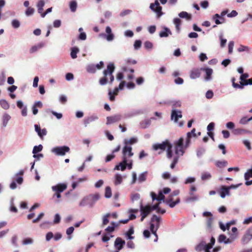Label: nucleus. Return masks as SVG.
Segmentation results:
<instances>
[{
    "label": "nucleus",
    "mask_w": 252,
    "mask_h": 252,
    "mask_svg": "<svg viewBox=\"0 0 252 252\" xmlns=\"http://www.w3.org/2000/svg\"><path fill=\"white\" fill-rule=\"evenodd\" d=\"M115 66L113 63H110L107 65L106 69H104L103 71L104 77L100 78L99 81V84L103 86L107 84L108 78H110V84H112L114 80V76L113 75L115 70Z\"/></svg>",
    "instance_id": "f257e3e1"
},
{
    "label": "nucleus",
    "mask_w": 252,
    "mask_h": 252,
    "mask_svg": "<svg viewBox=\"0 0 252 252\" xmlns=\"http://www.w3.org/2000/svg\"><path fill=\"white\" fill-rule=\"evenodd\" d=\"M99 198L100 195L99 194H91L84 197L80 202L79 205L80 207L88 206L89 207L92 208Z\"/></svg>",
    "instance_id": "f03ea898"
},
{
    "label": "nucleus",
    "mask_w": 252,
    "mask_h": 252,
    "mask_svg": "<svg viewBox=\"0 0 252 252\" xmlns=\"http://www.w3.org/2000/svg\"><path fill=\"white\" fill-rule=\"evenodd\" d=\"M24 173V170H21L19 172L16 173L13 177L14 180L10 184V188L15 189L17 188L16 183L18 185H22L23 183V175Z\"/></svg>",
    "instance_id": "7ed1b4c3"
},
{
    "label": "nucleus",
    "mask_w": 252,
    "mask_h": 252,
    "mask_svg": "<svg viewBox=\"0 0 252 252\" xmlns=\"http://www.w3.org/2000/svg\"><path fill=\"white\" fill-rule=\"evenodd\" d=\"M149 8L153 12L156 13L158 18H159L164 14V13L162 11V8L160 5L158 0H155L154 3H151Z\"/></svg>",
    "instance_id": "20e7f679"
},
{
    "label": "nucleus",
    "mask_w": 252,
    "mask_h": 252,
    "mask_svg": "<svg viewBox=\"0 0 252 252\" xmlns=\"http://www.w3.org/2000/svg\"><path fill=\"white\" fill-rule=\"evenodd\" d=\"M70 151V148L67 146H57L51 149V152L57 156H63Z\"/></svg>",
    "instance_id": "39448f33"
},
{
    "label": "nucleus",
    "mask_w": 252,
    "mask_h": 252,
    "mask_svg": "<svg viewBox=\"0 0 252 252\" xmlns=\"http://www.w3.org/2000/svg\"><path fill=\"white\" fill-rule=\"evenodd\" d=\"M175 154L177 156H183L185 152L184 149V138H180L177 141L174 142Z\"/></svg>",
    "instance_id": "423d86ee"
},
{
    "label": "nucleus",
    "mask_w": 252,
    "mask_h": 252,
    "mask_svg": "<svg viewBox=\"0 0 252 252\" xmlns=\"http://www.w3.org/2000/svg\"><path fill=\"white\" fill-rule=\"evenodd\" d=\"M202 215L203 217H208L206 220L207 229L211 231L212 229V224L214 221L212 214L210 212H204L203 213Z\"/></svg>",
    "instance_id": "0eeeda50"
},
{
    "label": "nucleus",
    "mask_w": 252,
    "mask_h": 252,
    "mask_svg": "<svg viewBox=\"0 0 252 252\" xmlns=\"http://www.w3.org/2000/svg\"><path fill=\"white\" fill-rule=\"evenodd\" d=\"M170 143L168 140L163 141L161 143H156L153 145L152 148L154 151L160 150L161 152L164 151Z\"/></svg>",
    "instance_id": "6e6552de"
},
{
    "label": "nucleus",
    "mask_w": 252,
    "mask_h": 252,
    "mask_svg": "<svg viewBox=\"0 0 252 252\" xmlns=\"http://www.w3.org/2000/svg\"><path fill=\"white\" fill-rule=\"evenodd\" d=\"M252 239V226L248 229L243 236L241 241L243 244H247Z\"/></svg>",
    "instance_id": "1a4fd4ad"
},
{
    "label": "nucleus",
    "mask_w": 252,
    "mask_h": 252,
    "mask_svg": "<svg viewBox=\"0 0 252 252\" xmlns=\"http://www.w3.org/2000/svg\"><path fill=\"white\" fill-rule=\"evenodd\" d=\"M144 110L142 109L133 110L127 113H126L124 115L125 118H130L139 115L143 114L144 113Z\"/></svg>",
    "instance_id": "9d476101"
},
{
    "label": "nucleus",
    "mask_w": 252,
    "mask_h": 252,
    "mask_svg": "<svg viewBox=\"0 0 252 252\" xmlns=\"http://www.w3.org/2000/svg\"><path fill=\"white\" fill-rule=\"evenodd\" d=\"M123 118L121 114H116L106 118V125H109L120 121Z\"/></svg>",
    "instance_id": "9b49d317"
},
{
    "label": "nucleus",
    "mask_w": 252,
    "mask_h": 252,
    "mask_svg": "<svg viewBox=\"0 0 252 252\" xmlns=\"http://www.w3.org/2000/svg\"><path fill=\"white\" fill-rule=\"evenodd\" d=\"M122 154L123 158H125L126 159L131 157L133 155V153L132 152V148L131 146H128L125 145L122 150Z\"/></svg>",
    "instance_id": "f8f14e48"
},
{
    "label": "nucleus",
    "mask_w": 252,
    "mask_h": 252,
    "mask_svg": "<svg viewBox=\"0 0 252 252\" xmlns=\"http://www.w3.org/2000/svg\"><path fill=\"white\" fill-rule=\"evenodd\" d=\"M201 70L205 72L204 76V80L205 81H210L212 80V74L213 70L212 68L209 67H202L201 68Z\"/></svg>",
    "instance_id": "ddd939ff"
},
{
    "label": "nucleus",
    "mask_w": 252,
    "mask_h": 252,
    "mask_svg": "<svg viewBox=\"0 0 252 252\" xmlns=\"http://www.w3.org/2000/svg\"><path fill=\"white\" fill-rule=\"evenodd\" d=\"M67 188V185L65 183L58 184L52 187V189L54 192H62Z\"/></svg>",
    "instance_id": "4468645a"
},
{
    "label": "nucleus",
    "mask_w": 252,
    "mask_h": 252,
    "mask_svg": "<svg viewBox=\"0 0 252 252\" xmlns=\"http://www.w3.org/2000/svg\"><path fill=\"white\" fill-rule=\"evenodd\" d=\"M123 160L119 164L116 165L114 168L115 170L124 171L126 167V162L129 161L128 159L122 158Z\"/></svg>",
    "instance_id": "2eb2a0df"
},
{
    "label": "nucleus",
    "mask_w": 252,
    "mask_h": 252,
    "mask_svg": "<svg viewBox=\"0 0 252 252\" xmlns=\"http://www.w3.org/2000/svg\"><path fill=\"white\" fill-rule=\"evenodd\" d=\"M140 211L141 215H143L144 217H146L152 212L150 206H143L142 203H140Z\"/></svg>",
    "instance_id": "dca6fc26"
},
{
    "label": "nucleus",
    "mask_w": 252,
    "mask_h": 252,
    "mask_svg": "<svg viewBox=\"0 0 252 252\" xmlns=\"http://www.w3.org/2000/svg\"><path fill=\"white\" fill-rule=\"evenodd\" d=\"M105 32L107 34H101V35L104 36L108 41H111L114 38V35L112 33V30L109 26L106 27Z\"/></svg>",
    "instance_id": "f3484780"
},
{
    "label": "nucleus",
    "mask_w": 252,
    "mask_h": 252,
    "mask_svg": "<svg viewBox=\"0 0 252 252\" xmlns=\"http://www.w3.org/2000/svg\"><path fill=\"white\" fill-rule=\"evenodd\" d=\"M182 117V111L180 110H176L172 109L171 115V120H174L175 122H177L179 118Z\"/></svg>",
    "instance_id": "a211bd4d"
},
{
    "label": "nucleus",
    "mask_w": 252,
    "mask_h": 252,
    "mask_svg": "<svg viewBox=\"0 0 252 252\" xmlns=\"http://www.w3.org/2000/svg\"><path fill=\"white\" fill-rule=\"evenodd\" d=\"M125 244L126 242L124 240H122L120 237H118L115 241L114 246L118 251H120L123 249Z\"/></svg>",
    "instance_id": "6ab92c4d"
},
{
    "label": "nucleus",
    "mask_w": 252,
    "mask_h": 252,
    "mask_svg": "<svg viewBox=\"0 0 252 252\" xmlns=\"http://www.w3.org/2000/svg\"><path fill=\"white\" fill-rule=\"evenodd\" d=\"M201 68H193L190 70L189 77L191 79L199 78L201 75Z\"/></svg>",
    "instance_id": "aec40b11"
},
{
    "label": "nucleus",
    "mask_w": 252,
    "mask_h": 252,
    "mask_svg": "<svg viewBox=\"0 0 252 252\" xmlns=\"http://www.w3.org/2000/svg\"><path fill=\"white\" fill-rule=\"evenodd\" d=\"M162 28L163 30L160 31L159 33V36L160 37H167L169 35L172 34V32L168 28L163 26Z\"/></svg>",
    "instance_id": "412c9836"
},
{
    "label": "nucleus",
    "mask_w": 252,
    "mask_h": 252,
    "mask_svg": "<svg viewBox=\"0 0 252 252\" xmlns=\"http://www.w3.org/2000/svg\"><path fill=\"white\" fill-rule=\"evenodd\" d=\"M161 220V218L160 217H158L156 215H153L151 218V221L152 222H156V224L155 225V227L156 228V230L159 228L160 226V221Z\"/></svg>",
    "instance_id": "4be33fe9"
},
{
    "label": "nucleus",
    "mask_w": 252,
    "mask_h": 252,
    "mask_svg": "<svg viewBox=\"0 0 252 252\" xmlns=\"http://www.w3.org/2000/svg\"><path fill=\"white\" fill-rule=\"evenodd\" d=\"M98 119V117L95 115H93L91 116L90 117L85 118L84 120V124L85 126L86 127L89 124L97 120Z\"/></svg>",
    "instance_id": "5701e85b"
},
{
    "label": "nucleus",
    "mask_w": 252,
    "mask_h": 252,
    "mask_svg": "<svg viewBox=\"0 0 252 252\" xmlns=\"http://www.w3.org/2000/svg\"><path fill=\"white\" fill-rule=\"evenodd\" d=\"M189 194L190 195L189 197H187L185 198V202L187 203H189L198 200V196L194 194L192 191L189 190Z\"/></svg>",
    "instance_id": "b1692460"
},
{
    "label": "nucleus",
    "mask_w": 252,
    "mask_h": 252,
    "mask_svg": "<svg viewBox=\"0 0 252 252\" xmlns=\"http://www.w3.org/2000/svg\"><path fill=\"white\" fill-rule=\"evenodd\" d=\"M220 193V197L222 198H224L226 196V195H230V191L229 189H228L225 186H223L221 187Z\"/></svg>",
    "instance_id": "393cba45"
},
{
    "label": "nucleus",
    "mask_w": 252,
    "mask_h": 252,
    "mask_svg": "<svg viewBox=\"0 0 252 252\" xmlns=\"http://www.w3.org/2000/svg\"><path fill=\"white\" fill-rule=\"evenodd\" d=\"M173 23L175 25L176 30L178 33H179L181 31V25L182 21L180 19L178 18H175L173 19Z\"/></svg>",
    "instance_id": "a878e982"
},
{
    "label": "nucleus",
    "mask_w": 252,
    "mask_h": 252,
    "mask_svg": "<svg viewBox=\"0 0 252 252\" xmlns=\"http://www.w3.org/2000/svg\"><path fill=\"white\" fill-rule=\"evenodd\" d=\"M44 5L45 2L43 0H39L36 4L37 12L39 14H40V15L42 14V13H43V7Z\"/></svg>",
    "instance_id": "bb28decb"
},
{
    "label": "nucleus",
    "mask_w": 252,
    "mask_h": 252,
    "mask_svg": "<svg viewBox=\"0 0 252 252\" xmlns=\"http://www.w3.org/2000/svg\"><path fill=\"white\" fill-rule=\"evenodd\" d=\"M207 244L205 241H202L199 244H198L195 248V250L197 252H201L203 250H205L206 247H207Z\"/></svg>",
    "instance_id": "cd10ccee"
},
{
    "label": "nucleus",
    "mask_w": 252,
    "mask_h": 252,
    "mask_svg": "<svg viewBox=\"0 0 252 252\" xmlns=\"http://www.w3.org/2000/svg\"><path fill=\"white\" fill-rule=\"evenodd\" d=\"M69 7L72 12H75L77 8V2L76 0H72L69 3Z\"/></svg>",
    "instance_id": "c85d7f7f"
},
{
    "label": "nucleus",
    "mask_w": 252,
    "mask_h": 252,
    "mask_svg": "<svg viewBox=\"0 0 252 252\" xmlns=\"http://www.w3.org/2000/svg\"><path fill=\"white\" fill-rule=\"evenodd\" d=\"M115 179L114 181V183L115 185L117 186L118 185L121 184L123 182V177L122 175L120 174H116L115 175Z\"/></svg>",
    "instance_id": "c756f323"
},
{
    "label": "nucleus",
    "mask_w": 252,
    "mask_h": 252,
    "mask_svg": "<svg viewBox=\"0 0 252 252\" xmlns=\"http://www.w3.org/2000/svg\"><path fill=\"white\" fill-rule=\"evenodd\" d=\"M148 172L145 171L141 173L138 177V181L139 183H142L146 180Z\"/></svg>",
    "instance_id": "7c9ffc66"
},
{
    "label": "nucleus",
    "mask_w": 252,
    "mask_h": 252,
    "mask_svg": "<svg viewBox=\"0 0 252 252\" xmlns=\"http://www.w3.org/2000/svg\"><path fill=\"white\" fill-rule=\"evenodd\" d=\"M111 226H109L105 229L106 231L108 232H112L115 230V228L118 226L119 223L112 221L111 222Z\"/></svg>",
    "instance_id": "2f4dec72"
},
{
    "label": "nucleus",
    "mask_w": 252,
    "mask_h": 252,
    "mask_svg": "<svg viewBox=\"0 0 252 252\" xmlns=\"http://www.w3.org/2000/svg\"><path fill=\"white\" fill-rule=\"evenodd\" d=\"M178 16L181 18H185L187 20H190L191 16L188 12L186 11H182L179 13Z\"/></svg>",
    "instance_id": "473e14b6"
},
{
    "label": "nucleus",
    "mask_w": 252,
    "mask_h": 252,
    "mask_svg": "<svg viewBox=\"0 0 252 252\" xmlns=\"http://www.w3.org/2000/svg\"><path fill=\"white\" fill-rule=\"evenodd\" d=\"M10 118H11L10 116L6 113H5L3 115L2 121H3V126L4 127H5L7 126V123H8V121H9V120L10 119Z\"/></svg>",
    "instance_id": "72a5a7b5"
},
{
    "label": "nucleus",
    "mask_w": 252,
    "mask_h": 252,
    "mask_svg": "<svg viewBox=\"0 0 252 252\" xmlns=\"http://www.w3.org/2000/svg\"><path fill=\"white\" fill-rule=\"evenodd\" d=\"M138 142V139L136 137H131L128 140L126 139H125L124 140V142L125 145H127L128 144L132 145L135 143H136Z\"/></svg>",
    "instance_id": "f704fd0d"
},
{
    "label": "nucleus",
    "mask_w": 252,
    "mask_h": 252,
    "mask_svg": "<svg viewBox=\"0 0 252 252\" xmlns=\"http://www.w3.org/2000/svg\"><path fill=\"white\" fill-rule=\"evenodd\" d=\"M79 52V49L77 47H74L71 49V53H70V56L71 57L74 59L77 58V54Z\"/></svg>",
    "instance_id": "c9c22d12"
},
{
    "label": "nucleus",
    "mask_w": 252,
    "mask_h": 252,
    "mask_svg": "<svg viewBox=\"0 0 252 252\" xmlns=\"http://www.w3.org/2000/svg\"><path fill=\"white\" fill-rule=\"evenodd\" d=\"M233 134L235 135H240L243 133H249V131L246 129L243 128H236L233 130Z\"/></svg>",
    "instance_id": "e433bc0d"
},
{
    "label": "nucleus",
    "mask_w": 252,
    "mask_h": 252,
    "mask_svg": "<svg viewBox=\"0 0 252 252\" xmlns=\"http://www.w3.org/2000/svg\"><path fill=\"white\" fill-rule=\"evenodd\" d=\"M151 123V122L150 120H145L144 121L140 122V127L142 128L145 129L150 126Z\"/></svg>",
    "instance_id": "4c0bfd02"
},
{
    "label": "nucleus",
    "mask_w": 252,
    "mask_h": 252,
    "mask_svg": "<svg viewBox=\"0 0 252 252\" xmlns=\"http://www.w3.org/2000/svg\"><path fill=\"white\" fill-rule=\"evenodd\" d=\"M86 70L89 73H94L96 71V68L95 64H90L87 66Z\"/></svg>",
    "instance_id": "58836bf2"
},
{
    "label": "nucleus",
    "mask_w": 252,
    "mask_h": 252,
    "mask_svg": "<svg viewBox=\"0 0 252 252\" xmlns=\"http://www.w3.org/2000/svg\"><path fill=\"white\" fill-rule=\"evenodd\" d=\"M237 51L239 53L243 52L249 53L250 52V48L247 46L240 45L239 47L237 49Z\"/></svg>",
    "instance_id": "ea45409f"
},
{
    "label": "nucleus",
    "mask_w": 252,
    "mask_h": 252,
    "mask_svg": "<svg viewBox=\"0 0 252 252\" xmlns=\"http://www.w3.org/2000/svg\"><path fill=\"white\" fill-rule=\"evenodd\" d=\"M134 233V229L133 227L129 228L128 230L126 233L125 235L127 237V239L132 240L134 239V237L132 236L131 235Z\"/></svg>",
    "instance_id": "a19ab883"
},
{
    "label": "nucleus",
    "mask_w": 252,
    "mask_h": 252,
    "mask_svg": "<svg viewBox=\"0 0 252 252\" xmlns=\"http://www.w3.org/2000/svg\"><path fill=\"white\" fill-rule=\"evenodd\" d=\"M167 148V158L170 159L172 158L173 156L172 145L170 143Z\"/></svg>",
    "instance_id": "79ce46f5"
},
{
    "label": "nucleus",
    "mask_w": 252,
    "mask_h": 252,
    "mask_svg": "<svg viewBox=\"0 0 252 252\" xmlns=\"http://www.w3.org/2000/svg\"><path fill=\"white\" fill-rule=\"evenodd\" d=\"M228 162L226 160L220 161L218 160L216 162L215 165L219 168H222L227 166Z\"/></svg>",
    "instance_id": "37998d69"
},
{
    "label": "nucleus",
    "mask_w": 252,
    "mask_h": 252,
    "mask_svg": "<svg viewBox=\"0 0 252 252\" xmlns=\"http://www.w3.org/2000/svg\"><path fill=\"white\" fill-rule=\"evenodd\" d=\"M43 46V43H40L37 45L33 46L30 50V53H33L36 52L39 49L42 48Z\"/></svg>",
    "instance_id": "c03bdc74"
},
{
    "label": "nucleus",
    "mask_w": 252,
    "mask_h": 252,
    "mask_svg": "<svg viewBox=\"0 0 252 252\" xmlns=\"http://www.w3.org/2000/svg\"><path fill=\"white\" fill-rule=\"evenodd\" d=\"M138 212V209H130L128 211L129 213V220H133L136 218V216L134 214Z\"/></svg>",
    "instance_id": "a18cd8bd"
},
{
    "label": "nucleus",
    "mask_w": 252,
    "mask_h": 252,
    "mask_svg": "<svg viewBox=\"0 0 252 252\" xmlns=\"http://www.w3.org/2000/svg\"><path fill=\"white\" fill-rule=\"evenodd\" d=\"M0 105L2 108L7 110L9 108V105L8 102L5 99L0 100Z\"/></svg>",
    "instance_id": "49530a36"
},
{
    "label": "nucleus",
    "mask_w": 252,
    "mask_h": 252,
    "mask_svg": "<svg viewBox=\"0 0 252 252\" xmlns=\"http://www.w3.org/2000/svg\"><path fill=\"white\" fill-rule=\"evenodd\" d=\"M211 174L209 172H205L202 173L201 178L202 180L205 181L209 180L211 179Z\"/></svg>",
    "instance_id": "de8ad7c7"
},
{
    "label": "nucleus",
    "mask_w": 252,
    "mask_h": 252,
    "mask_svg": "<svg viewBox=\"0 0 252 252\" xmlns=\"http://www.w3.org/2000/svg\"><path fill=\"white\" fill-rule=\"evenodd\" d=\"M74 230V228L73 226H70L68 227L66 230V233L67 235V239L68 240H70L72 239V236L71 234L73 232Z\"/></svg>",
    "instance_id": "09e8293b"
},
{
    "label": "nucleus",
    "mask_w": 252,
    "mask_h": 252,
    "mask_svg": "<svg viewBox=\"0 0 252 252\" xmlns=\"http://www.w3.org/2000/svg\"><path fill=\"white\" fill-rule=\"evenodd\" d=\"M34 9L32 7H28L25 11V15L27 17L32 16L34 13Z\"/></svg>",
    "instance_id": "8fccbe9b"
},
{
    "label": "nucleus",
    "mask_w": 252,
    "mask_h": 252,
    "mask_svg": "<svg viewBox=\"0 0 252 252\" xmlns=\"http://www.w3.org/2000/svg\"><path fill=\"white\" fill-rule=\"evenodd\" d=\"M249 75L248 73H244L243 74H241L240 77V79L241 81L240 82V84H244L245 83L247 82L246 81H247V78L249 77Z\"/></svg>",
    "instance_id": "3c124183"
},
{
    "label": "nucleus",
    "mask_w": 252,
    "mask_h": 252,
    "mask_svg": "<svg viewBox=\"0 0 252 252\" xmlns=\"http://www.w3.org/2000/svg\"><path fill=\"white\" fill-rule=\"evenodd\" d=\"M112 196V192L111 188L109 186L106 187L105 191V197L106 198H109Z\"/></svg>",
    "instance_id": "603ef678"
},
{
    "label": "nucleus",
    "mask_w": 252,
    "mask_h": 252,
    "mask_svg": "<svg viewBox=\"0 0 252 252\" xmlns=\"http://www.w3.org/2000/svg\"><path fill=\"white\" fill-rule=\"evenodd\" d=\"M43 149V146L41 144H39L38 146H35L32 150V153L33 154H36L37 153L42 151Z\"/></svg>",
    "instance_id": "864d4df0"
},
{
    "label": "nucleus",
    "mask_w": 252,
    "mask_h": 252,
    "mask_svg": "<svg viewBox=\"0 0 252 252\" xmlns=\"http://www.w3.org/2000/svg\"><path fill=\"white\" fill-rule=\"evenodd\" d=\"M236 79L234 77L231 78L232 85L234 88L236 89L241 90V85L237 83H235Z\"/></svg>",
    "instance_id": "5fc2aeb1"
},
{
    "label": "nucleus",
    "mask_w": 252,
    "mask_h": 252,
    "mask_svg": "<svg viewBox=\"0 0 252 252\" xmlns=\"http://www.w3.org/2000/svg\"><path fill=\"white\" fill-rule=\"evenodd\" d=\"M250 178H252V168L248 169L244 174V178L245 180H248Z\"/></svg>",
    "instance_id": "6e6d98bb"
},
{
    "label": "nucleus",
    "mask_w": 252,
    "mask_h": 252,
    "mask_svg": "<svg viewBox=\"0 0 252 252\" xmlns=\"http://www.w3.org/2000/svg\"><path fill=\"white\" fill-rule=\"evenodd\" d=\"M180 202V199L179 198H178L176 201H171L168 203H166L167 204L170 208H174L177 204H179Z\"/></svg>",
    "instance_id": "4d7b16f0"
},
{
    "label": "nucleus",
    "mask_w": 252,
    "mask_h": 252,
    "mask_svg": "<svg viewBox=\"0 0 252 252\" xmlns=\"http://www.w3.org/2000/svg\"><path fill=\"white\" fill-rule=\"evenodd\" d=\"M11 25L14 29H17L20 26V22L17 19H13L11 21Z\"/></svg>",
    "instance_id": "13d9d810"
},
{
    "label": "nucleus",
    "mask_w": 252,
    "mask_h": 252,
    "mask_svg": "<svg viewBox=\"0 0 252 252\" xmlns=\"http://www.w3.org/2000/svg\"><path fill=\"white\" fill-rule=\"evenodd\" d=\"M250 122L249 118L247 116H244L240 120L239 123L241 125H246Z\"/></svg>",
    "instance_id": "bf43d9fd"
},
{
    "label": "nucleus",
    "mask_w": 252,
    "mask_h": 252,
    "mask_svg": "<svg viewBox=\"0 0 252 252\" xmlns=\"http://www.w3.org/2000/svg\"><path fill=\"white\" fill-rule=\"evenodd\" d=\"M178 160H179V156H176L175 157H174L173 160L172 161V163L170 166V167L171 169H173L175 167L176 164L178 163Z\"/></svg>",
    "instance_id": "052dcab7"
},
{
    "label": "nucleus",
    "mask_w": 252,
    "mask_h": 252,
    "mask_svg": "<svg viewBox=\"0 0 252 252\" xmlns=\"http://www.w3.org/2000/svg\"><path fill=\"white\" fill-rule=\"evenodd\" d=\"M227 12L228 10H226L222 11L220 15H219V14H216L213 16V19H215V18H220L221 17L224 16L227 13Z\"/></svg>",
    "instance_id": "680f3d73"
},
{
    "label": "nucleus",
    "mask_w": 252,
    "mask_h": 252,
    "mask_svg": "<svg viewBox=\"0 0 252 252\" xmlns=\"http://www.w3.org/2000/svg\"><path fill=\"white\" fill-rule=\"evenodd\" d=\"M141 45V41L140 40H136L134 43V48L135 50H138L140 48Z\"/></svg>",
    "instance_id": "e2e57ef3"
},
{
    "label": "nucleus",
    "mask_w": 252,
    "mask_h": 252,
    "mask_svg": "<svg viewBox=\"0 0 252 252\" xmlns=\"http://www.w3.org/2000/svg\"><path fill=\"white\" fill-rule=\"evenodd\" d=\"M144 47L146 49H152L153 47V43L149 41H146L144 42Z\"/></svg>",
    "instance_id": "0e129e2a"
},
{
    "label": "nucleus",
    "mask_w": 252,
    "mask_h": 252,
    "mask_svg": "<svg viewBox=\"0 0 252 252\" xmlns=\"http://www.w3.org/2000/svg\"><path fill=\"white\" fill-rule=\"evenodd\" d=\"M231 230L233 234H231V237L233 239H235L237 237V228L236 227H233L232 228Z\"/></svg>",
    "instance_id": "69168bd1"
},
{
    "label": "nucleus",
    "mask_w": 252,
    "mask_h": 252,
    "mask_svg": "<svg viewBox=\"0 0 252 252\" xmlns=\"http://www.w3.org/2000/svg\"><path fill=\"white\" fill-rule=\"evenodd\" d=\"M140 197V195L138 193L133 194L131 196V199L132 202L138 200Z\"/></svg>",
    "instance_id": "338daca9"
},
{
    "label": "nucleus",
    "mask_w": 252,
    "mask_h": 252,
    "mask_svg": "<svg viewBox=\"0 0 252 252\" xmlns=\"http://www.w3.org/2000/svg\"><path fill=\"white\" fill-rule=\"evenodd\" d=\"M205 149L204 148H199L197 150V156L200 157L205 153Z\"/></svg>",
    "instance_id": "774afa93"
}]
</instances>
